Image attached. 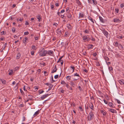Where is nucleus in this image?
Wrapping results in <instances>:
<instances>
[{
	"mask_svg": "<svg viewBox=\"0 0 124 124\" xmlns=\"http://www.w3.org/2000/svg\"><path fill=\"white\" fill-rule=\"evenodd\" d=\"M47 53V51L45 50L44 48H43L39 50V54L40 56H45Z\"/></svg>",
	"mask_w": 124,
	"mask_h": 124,
	"instance_id": "obj_1",
	"label": "nucleus"
},
{
	"mask_svg": "<svg viewBox=\"0 0 124 124\" xmlns=\"http://www.w3.org/2000/svg\"><path fill=\"white\" fill-rule=\"evenodd\" d=\"M94 115L92 111H91L89 113V115L87 117L88 120L90 121L93 118Z\"/></svg>",
	"mask_w": 124,
	"mask_h": 124,
	"instance_id": "obj_2",
	"label": "nucleus"
},
{
	"mask_svg": "<svg viewBox=\"0 0 124 124\" xmlns=\"http://www.w3.org/2000/svg\"><path fill=\"white\" fill-rule=\"evenodd\" d=\"M88 36H83L82 37L83 41L84 42L89 41L90 39V38L88 37Z\"/></svg>",
	"mask_w": 124,
	"mask_h": 124,
	"instance_id": "obj_3",
	"label": "nucleus"
},
{
	"mask_svg": "<svg viewBox=\"0 0 124 124\" xmlns=\"http://www.w3.org/2000/svg\"><path fill=\"white\" fill-rule=\"evenodd\" d=\"M49 95V94H44V95L41 96L40 97V98L42 99H43L45 98H46V97H47Z\"/></svg>",
	"mask_w": 124,
	"mask_h": 124,
	"instance_id": "obj_4",
	"label": "nucleus"
},
{
	"mask_svg": "<svg viewBox=\"0 0 124 124\" xmlns=\"http://www.w3.org/2000/svg\"><path fill=\"white\" fill-rule=\"evenodd\" d=\"M67 16L70 20H71L72 19V15L69 12H68V13L67 14Z\"/></svg>",
	"mask_w": 124,
	"mask_h": 124,
	"instance_id": "obj_5",
	"label": "nucleus"
},
{
	"mask_svg": "<svg viewBox=\"0 0 124 124\" xmlns=\"http://www.w3.org/2000/svg\"><path fill=\"white\" fill-rule=\"evenodd\" d=\"M53 53V51H52L50 50L47 51V54L50 55L52 56Z\"/></svg>",
	"mask_w": 124,
	"mask_h": 124,
	"instance_id": "obj_6",
	"label": "nucleus"
},
{
	"mask_svg": "<svg viewBox=\"0 0 124 124\" xmlns=\"http://www.w3.org/2000/svg\"><path fill=\"white\" fill-rule=\"evenodd\" d=\"M108 105H109L110 107H111L112 108H115V107L114 106V105L113 103H112L111 102H108Z\"/></svg>",
	"mask_w": 124,
	"mask_h": 124,
	"instance_id": "obj_7",
	"label": "nucleus"
},
{
	"mask_svg": "<svg viewBox=\"0 0 124 124\" xmlns=\"http://www.w3.org/2000/svg\"><path fill=\"white\" fill-rule=\"evenodd\" d=\"M103 33L104 35L107 37L108 36V33L107 31L104 30L103 31Z\"/></svg>",
	"mask_w": 124,
	"mask_h": 124,
	"instance_id": "obj_8",
	"label": "nucleus"
},
{
	"mask_svg": "<svg viewBox=\"0 0 124 124\" xmlns=\"http://www.w3.org/2000/svg\"><path fill=\"white\" fill-rule=\"evenodd\" d=\"M109 111L112 113H113L116 112V111L115 110L113 109L110 108L109 109Z\"/></svg>",
	"mask_w": 124,
	"mask_h": 124,
	"instance_id": "obj_9",
	"label": "nucleus"
},
{
	"mask_svg": "<svg viewBox=\"0 0 124 124\" xmlns=\"http://www.w3.org/2000/svg\"><path fill=\"white\" fill-rule=\"evenodd\" d=\"M120 21V20L117 18H114V19L113 21L114 22H116Z\"/></svg>",
	"mask_w": 124,
	"mask_h": 124,
	"instance_id": "obj_10",
	"label": "nucleus"
},
{
	"mask_svg": "<svg viewBox=\"0 0 124 124\" xmlns=\"http://www.w3.org/2000/svg\"><path fill=\"white\" fill-rule=\"evenodd\" d=\"M1 81L3 84H5L6 83V81L3 79H1Z\"/></svg>",
	"mask_w": 124,
	"mask_h": 124,
	"instance_id": "obj_11",
	"label": "nucleus"
},
{
	"mask_svg": "<svg viewBox=\"0 0 124 124\" xmlns=\"http://www.w3.org/2000/svg\"><path fill=\"white\" fill-rule=\"evenodd\" d=\"M36 18L38 19V21L39 22H40L41 21V17L39 15L38 16H36Z\"/></svg>",
	"mask_w": 124,
	"mask_h": 124,
	"instance_id": "obj_12",
	"label": "nucleus"
},
{
	"mask_svg": "<svg viewBox=\"0 0 124 124\" xmlns=\"http://www.w3.org/2000/svg\"><path fill=\"white\" fill-rule=\"evenodd\" d=\"M39 110H38V111H36L34 114L33 115L34 117L35 116L37 115L39 113Z\"/></svg>",
	"mask_w": 124,
	"mask_h": 124,
	"instance_id": "obj_13",
	"label": "nucleus"
},
{
	"mask_svg": "<svg viewBox=\"0 0 124 124\" xmlns=\"http://www.w3.org/2000/svg\"><path fill=\"white\" fill-rule=\"evenodd\" d=\"M79 14V18H82L84 17V15L82 13H80Z\"/></svg>",
	"mask_w": 124,
	"mask_h": 124,
	"instance_id": "obj_14",
	"label": "nucleus"
},
{
	"mask_svg": "<svg viewBox=\"0 0 124 124\" xmlns=\"http://www.w3.org/2000/svg\"><path fill=\"white\" fill-rule=\"evenodd\" d=\"M89 29H86L85 31H83L84 32L85 34H88L89 33Z\"/></svg>",
	"mask_w": 124,
	"mask_h": 124,
	"instance_id": "obj_15",
	"label": "nucleus"
},
{
	"mask_svg": "<svg viewBox=\"0 0 124 124\" xmlns=\"http://www.w3.org/2000/svg\"><path fill=\"white\" fill-rule=\"evenodd\" d=\"M67 27L70 30L72 28V26L70 24H67Z\"/></svg>",
	"mask_w": 124,
	"mask_h": 124,
	"instance_id": "obj_16",
	"label": "nucleus"
},
{
	"mask_svg": "<svg viewBox=\"0 0 124 124\" xmlns=\"http://www.w3.org/2000/svg\"><path fill=\"white\" fill-rule=\"evenodd\" d=\"M57 33L59 35L61 34V31L59 29H58L57 30Z\"/></svg>",
	"mask_w": 124,
	"mask_h": 124,
	"instance_id": "obj_17",
	"label": "nucleus"
},
{
	"mask_svg": "<svg viewBox=\"0 0 124 124\" xmlns=\"http://www.w3.org/2000/svg\"><path fill=\"white\" fill-rule=\"evenodd\" d=\"M99 18L100 20L101 21V22L102 23H104L105 22V20H104L102 18V17L101 16H99Z\"/></svg>",
	"mask_w": 124,
	"mask_h": 124,
	"instance_id": "obj_18",
	"label": "nucleus"
},
{
	"mask_svg": "<svg viewBox=\"0 0 124 124\" xmlns=\"http://www.w3.org/2000/svg\"><path fill=\"white\" fill-rule=\"evenodd\" d=\"M21 54L20 53H18L16 56V58L17 59H19L20 57Z\"/></svg>",
	"mask_w": 124,
	"mask_h": 124,
	"instance_id": "obj_19",
	"label": "nucleus"
},
{
	"mask_svg": "<svg viewBox=\"0 0 124 124\" xmlns=\"http://www.w3.org/2000/svg\"><path fill=\"white\" fill-rule=\"evenodd\" d=\"M13 72V70H10L9 71L8 73L9 75L10 76L12 75V74Z\"/></svg>",
	"mask_w": 124,
	"mask_h": 124,
	"instance_id": "obj_20",
	"label": "nucleus"
},
{
	"mask_svg": "<svg viewBox=\"0 0 124 124\" xmlns=\"http://www.w3.org/2000/svg\"><path fill=\"white\" fill-rule=\"evenodd\" d=\"M89 107L92 110L93 109L94 107L93 104L92 103H91V105H90Z\"/></svg>",
	"mask_w": 124,
	"mask_h": 124,
	"instance_id": "obj_21",
	"label": "nucleus"
},
{
	"mask_svg": "<svg viewBox=\"0 0 124 124\" xmlns=\"http://www.w3.org/2000/svg\"><path fill=\"white\" fill-rule=\"evenodd\" d=\"M76 3L79 5H80V6H81V5H82L81 3L80 2V1L79 0H76Z\"/></svg>",
	"mask_w": 124,
	"mask_h": 124,
	"instance_id": "obj_22",
	"label": "nucleus"
},
{
	"mask_svg": "<svg viewBox=\"0 0 124 124\" xmlns=\"http://www.w3.org/2000/svg\"><path fill=\"white\" fill-rule=\"evenodd\" d=\"M28 98L30 99V100H31L33 98V96L31 95H28Z\"/></svg>",
	"mask_w": 124,
	"mask_h": 124,
	"instance_id": "obj_23",
	"label": "nucleus"
},
{
	"mask_svg": "<svg viewBox=\"0 0 124 124\" xmlns=\"http://www.w3.org/2000/svg\"><path fill=\"white\" fill-rule=\"evenodd\" d=\"M88 19L89 20H90L91 21L93 22V23H94V20H93V19L92 18H91V17L90 16H89L88 17Z\"/></svg>",
	"mask_w": 124,
	"mask_h": 124,
	"instance_id": "obj_24",
	"label": "nucleus"
},
{
	"mask_svg": "<svg viewBox=\"0 0 124 124\" xmlns=\"http://www.w3.org/2000/svg\"><path fill=\"white\" fill-rule=\"evenodd\" d=\"M104 59L105 60L106 62V61H109V58L107 56H105L104 57Z\"/></svg>",
	"mask_w": 124,
	"mask_h": 124,
	"instance_id": "obj_25",
	"label": "nucleus"
},
{
	"mask_svg": "<svg viewBox=\"0 0 124 124\" xmlns=\"http://www.w3.org/2000/svg\"><path fill=\"white\" fill-rule=\"evenodd\" d=\"M24 39L25 40L23 41V42L24 43L26 44V41L28 40V38H27L26 37Z\"/></svg>",
	"mask_w": 124,
	"mask_h": 124,
	"instance_id": "obj_26",
	"label": "nucleus"
},
{
	"mask_svg": "<svg viewBox=\"0 0 124 124\" xmlns=\"http://www.w3.org/2000/svg\"><path fill=\"white\" fill-rule=\"evenodd\" d=\"M117 37L118 39H122L124 38V36H122L117 35Z\"/></svg>",
	"mask_w": 124,
	"mask_h": 124,
	"instance_id": "obj_27",
	"label": "nucleus"
},
{
	"mask_svg": "<svg viewBox=\"0 0 124 124\" xmlns=\"http://www.w3.org/2000/svg\"><path fill=\"white\" fill-rule=\"evenodd\" d=\"M57 69H55L54 68V69H53L51 73H53L55 72H56Z\"/></svg>",
	"mask_w": 124,
	"mask_h": 124,
	"instance_id": "obj_28",
	"label": "nucleus"
},
{
	"mask_svg": "<svg viewBox=\"0 0 124 124\" xmlns=\"http://www.w3.org/2000/svg\"><path fill=\"white\" fill-rule=\"evenodd\" d=\"M93 1V3L94 4L96 5L97 4V2L96 0H92Z\"/></svg>",
	"mask_w": 124,
	"mask_h": 124,
	"instance_id": "obj_29",
	"label": "nucleus"
},
{
	"mask_svg": "<svg viewBox=\"0 0 124 124\" xmlns=\"http://www.w3.org/2000/svg\"><path fill=\"white\" fill-rule=\"evenodd\" d=\"M70 84L73 87H74L75 86V84L73 82H71Z\"/></svg>",
	"mask_w": 124,
	"mask_h": 124,
	"instance_id": "obj_30",
	"label": "nucleus"
},
{
	"mask_svg": "<svg viewBox=\"0 0 124 124\" xmlns=\"http://www.w3.org/2000/svg\"><path fill=\"white\" fill-rule=\"evenodd\" d=\"M53 85H50V86H49V88L48 89V91H49L52 88V87H53Z\"/></svg>",
	"mask_w": 124,
	"mask_h": 124,
	"instance_id": "obj_31",
	"label": "nucleus"
},
{
	"mask_svg": "<svg viewBox=\"0 0 124 124\" xmlns=\"http://www.w3.org/2000/svg\"><path fill=\"white\" fill-rule=\"evenodd\" d=\"M32 48L33 50H36L37 48L35 46H32Z\"/></svg>",
	"mask_w": 124,
	"mask_h": 124,
	"instance_id": "obj_32",
	"label": "nucleus"
},
{
	"mask_svg": "<svg viewBox=\"0 0 124 124\" xmlns=\"http://www.w3.org/2000/svg\"><path fill=\"white\" fill-rule=\"evenodd\" d=\"M61 84L62 85H64L66 84V83L64 81H61Z\"/></svg>",
	"mask_w": 124,
	"mask_h": 124,
	"instance_id": "obj_33",
	"label": "nucleus"
},
{
	"mask_svg": "<svg viewBox=\"0 0 124 124\" xmlns=\"http://www.w3.org/2000/svg\"><path fill=\"white\" fill-rule=\"evenodd\" d=\"M71 76H68L66 77V78L68 80H69V79H70L71 78Z\"/></svg>",
	"mask_w": 124,
	"mask_h": 124,
	"instance_id": "obj_34",
	"label": "nucleus"
},
{
	"mask_svg": "<svg viewBox=\"0 0 124 124\" xmlns=\"http://www.w3.org/2000/svg\"><path fill=\"white\" fill-rule=\"evenodd\" d=\"M119 82L121 85L123 84H124L123 81L121 80H119Z\"/></svg>",
	"mask_w": 124,
	"mask_h": 124,
	"instance_id": "obj_35",
	"label": "nucleus"
},
{
	"mask_svg": "<svg viewBox=\"0 0 124 124\" xmlns=\"http://www.w3.org/2000/svg\"><path fill=\"white\" fill-rule=\"evenodd\" d=\"M119 47L121 49H123V46L120 44H119Z\"/></svg>",
	"mask_w": 124,
	"mask_h": 124,
	"instance_id": "obj_36",
	"label": "nucleus"
},
{
	"mask_svg": "<svg viewBox=\"0 0 124 124\" xmlns=\"http://www.w3.org/2000/svg\"><path fill=\"white\" fill-rule=\"evenodd\" d=\"M1 35L5 34L6 32L4 31H2L1 33Z\"/></svg>",
	"mask_w": 124,
	"mask_h": 124,
	"instance_id": "obj_37",
	"label": "nucleus"
},
{
	"mask_svg": "<svg viewBox=\"0 0 124 124\" xmlns=\"http://www.w3.org/2000/svg\"><path fill=\"white\" fill-rule=\"evenodd\" d=\"M29 34V32L28 31L25 32L24 33V34L25 35H27Z\"/></svg>",
	"mask_w": 124,
	"mask_h": 124,
	"instance_id": "obj_38",
	"label": "nucleus"
},
{
	"mask_svg": "<svg viewBox=\"0 0 124 124\" xmlns=\"http://www.w3.org/2000/svg\"><path fill=\"white\" fill-rule=\"evenodd\" d=\"M93 46L92 45H90L89 46V48L91 49H92L93 48Z\"/></svg>",
	"mask_w": 124,
	"mask_h": 124,
	"instance_id": "obj_39",
	"label": "nucleus"
},
{
	"mask_svg": "<svg viewBox=\"0 0 124 124\" xmlns=\"http://www.w3.org/2000/svg\"><path fill=\"white\" fill-rule=\"evenodd\" d=\"M116 12L117 13H118L119 12V9L117 8H116L115 9Z\"/></svg>",
	"mask_w": 124,
	"mask_h": 124,
	"instance_id": "obj_40",
	"label": "nucleus"
},
{
	"mask_svg": "<svg viewBox=\"0 0 124 124\" xmlns=\"http://www.w3.org/2000/svg\"><path fill=\"white\" fill-rule=\"evenodd\" d=\"M45 85H47L48 86H49L50 85H52L51 84H49L48 83H46L45 84Z\"/></svg>",
	"mask_w": 124,
	"mask_h": 124,
	"instance_id": "obj_41",
	"label": "nucleus"
},
{
	"mask_svg": "<svg viewBox=\"0 0 124 124\" xmlns=\"http://www.w3.org/2000/svg\"><path fill=\"white\" fill-rule=\"evenodd\" d=\"M70 67V68H71L73 69V72L75 69V67L74 66H71Z\"/></svg>",
	"mask_w": 124,
	"mask_h": 124,
	"instance_id": "obj_42",
	"label": "nucleus"
},
{
	"mask_svg": "<svg viewBox=\"0 0 124 124\" xmlns=\"http://www.w3.org/2000/svg\"><path fill=\"white\" fill-rule=\"evenodd\" d=\"M58 76L59 75H56L54 76V78L55 79H57L58 78Z\"/></svg>",
	"mask_w": 124,
	"mask_h": 124,
	"instance_id": "obj_43",
	"label": "nucleus"
},
{
	"mask_svg": "<svg viewBox=\"0 0 124 124\" xmlns=\"http://www.w3.org/2000/svg\"><path fill=\"white\" fill-rule=\"evenodd\" d=\"M68 35V32H65V37L67 36Z\"/></svg>",
	"mask_w": 124,
	"mask_h": 124,
	"instance_id": "obj_44",
	"label": "nucleus"
},
{
	"mask_svg": "<svg viewBox=\"0 0 124 124\" xmlns=\"http://www.w3.org/2000/svg\"><path fill=\"white\" fill-rule=\"evenodd\" d=\"M16 31V29L15 28H13L12 29V31L13 32H14Z\"/></svg>",
	"mask_w": 124,
	"mask_h": 124,
	"instance_id": "obj_45",
	"label": "nucleus"
},
{
	"mask_svg": "<svg viewBox=\"0 0 124 124\" xmlns=\"http://www.w3.org/2000/svg\"><path fill=\"white\" fill-rule=\"evenodd\" d=\"M97 54L96 52H95L93 53V55L94 57H95L97 55Z\"/></svg>",
	"mask_w": 124,
	"mask_h": 124,
	"instance_id": "obj_46",
	"label": "nucleus"
},
{
	"mask_svg": "<svg viewBox=\"0 0 124 124\" xmlns=\"http://www.w3.org/2000/svg\"><path fill=\"white\" fill-rule=\"evenodd\" d=\"M34 52L33 51H32L31 52V54L32 55H33L34 54Z\"/></svg>",
	"mask_w": 124,
	"mask_h": 124,
	"instance_id": "obj_47",
	"label": "nucleus"
},
{
	"mask_svg": "<svg viewBox=\"0 0 124 124\" xmlns=\"http://www.w3.org/2000/svg\"><path fill=\"white\" fill-rule=\"evenodd\" d=\"M79 75L77 73H76L74 75V76H77L78 77H79Z\"/></svg>",
	"mask_w": 124,
	"mask_h": 124,
	"instance_id": "obj_48",
	"label": "nucleus"
},
{
	"mask_svg": "<svg viewBox=\"0 0 124 124\" xmlns=\"http://www.w3.org/2000/svg\"><path fill=\"white\" fill-rule=\"evenodd\" d=\"M91 40L93 41H95V39L93 38V37H92L91 39Z\"/></svg>",
	"mask_w": 124,
	"mask_h": 124,
	"instance_id": "obj_49",
	"label": "nucleus"
},
{
	"mask_svg": "<svg viewBox=\"0 0 124 124\" xmlns=\"http://www.w3.org/2000/svg\"><path fill=\"white\" fill-rule=\"evenodd\" d=\"M103 101H104V102L106 104H108V102L107 101H106L105 99H103Z\"/></svg>",
	"mask_w": 124,
	"mask_h": 124,
	"instance_id": "obj_50",
	"label": "nucleus"
},
{
	"mask_svg": "<svg viewBox=\"0 0 124 124\" xmlns=\"http://www.w3.org/2000/svg\"><path fill=\"white\" fill-rule=\"evenodd\" d=\"M69 7H67L66 8V11H68V12H70V11H69Z\"/></svg>",
	"mask_w": 124,
	"mask_h": 124,
	"instance_id": "obj_51",
	"label": "nucleus"
},
{
	"mask_svg": "<svg viewBox=\"0 0 124 124\" xmlns=\"http://www.w3.org/2000/svg\"><path fill=\"white\" fill-rule=\"evenodd\" d=\"M51 8L52 9H54V5H51Z\"/></svg>",
	"mask_w": 124,
	"mask_h": 124,
	"instance_id": "obj_52",
	"label": "nucleus"
},
{
	"mask_svg": "<svg viewBox=\"0 0 124 124\" xmlns=\"http://www.w3.org/2000/svg\"><path fill=\"white\" fill-rule=\"evenodd\" d=\"M116 100L117 101L118 103L120 104L121 103L120 101L116 99Z\"/></svg>",
	"mask_w": 124,
	"mask_h": 124,
	"instance_id": "obj_53",
	"label": "nucleus"
},
{
	"mask_svg": "<svg viewBox=\"0 0 124 124\" xmlns=\"http://www.w3.org/2000/svg\"><path fill=\"white\" fill-rule=\"evenodd\" d=\"M124 6V4H121L120 5V7L122 8H123Z\"/></svg>",
	"mask_w": 124,
	"mask_h": 124,
	"instance_id": "obj_54",
	"label": "nucleus"
},
{
	"mask_svg": "<svg viewBox=\"0 0 124 124\" xmlns=\"http://www.w3.org/2000/svg\"><path fill=\"white\" fill-rule=\"evenodd\" d=\"M18 67H15L14 69L15 71L18 69Z\"/></svg>",
	"mask_w": 124,
	"mask_h": 124,
	"instance_id": "obj_55",
	"label": "nucleus"
},
{
	"mask_svg": "<svg viewBox=\"0 0 124 124\" xmlns=\"http://www.w3.org/2000/svg\"><path fill=\"white\" fill-rule=\"evenodd\" d=\"M29 24V23L27 21H26L25 23V25H28Z\"/></svg>",
	"mask_w": 124,
	"mask_h": 124,
	"instance_id": "obj_56",
	"label": "nucleus"
},
{
	"mask_svg": "<svg viewBox=\"0 0 124 124\" xmlns=\"http://www.w3.org/2000/svg\"><path fill=\"white\" fill-rule=\"evenodd\" d=\"M106 62L108 65H109V64H110V62H107V61H106Z\"/></svg>",
	"mask_w": 124,
	"mask_h": 124,
	"instance_id": "obj_57",
	"label": "nucleus"
},
{
	"mask_svg": "<svg viewBox=\"0 0 124 124\" xmlns=\"http://www.w3.org/2000/svg\"><path fill=\"white\" fill-rule=\"evenodd\" d=\"M25 117L24 116H23V121H24L25 120Z\"/></svg>",
	"mask_w": 124,
	"mask_h": 124,
	"instance_id": "obj_58",
	"label": "nucleus"
},
{
	"mask_svg": "<svg viewBox=\"0 0 124 124\" xmlns=\"http://www.w3.org/2000/svg\"><path fill=\"white\" fill-rule=\"evenodd\" d=\"M20 91L21 92V93H22V94H23V93H24L23 92V90L21 89H20Z\"/></svg>",
	"mask_w": 124,
	"mask_h": 124,
	"instance_id": "obj_59",
	"label": "nucleus"
},
{
	"mask_svg": "<svg viewBox=\"0 0 124 124\" xmlns=\"http://www.w3.org/2000/svg\"><path fill=\"white\" fill-rule=\"evenodd\" d=\"M52 83H53V82H55V80H54L53 79V77L52 76Z\"/></svg>",
	"mask_w": 124,
	"mask_h": 124,
	"instance_id": "obj_60",
	"label": "nucleus"
},
{
	"mask_svg": "<svg viewBox=\"0 0 124 124\" xmlns=\"http://www.w3.org/2000/svg\"><path fill=\"white\" fill-rule=\"evenodd\" d=\"M109 69L110 71H111L112 70V68L111 67H110L109 68Z\"/></svg>",
	"mask_w": 124,
	"mask_h": 124,
	"instance_id": "obj_61",
	"label": "nucleus"
},
{
	"mask_svg": "<svg viewBox=\"0 0 124 124\" xmlns=\"http://www.w3.org/2000/svg\"><path fill=\"white\" fill-rule=\"evenodd\" d=\"M115 45H116V46H117L118 45V42H116L115 43Z\"/></svg>",
	"mask_w": 124,
	"mask_h": 124,
	"instance_id": "obj_62",
	"label": "nucleus"
},
{
	"mask_svg": "<svg viewBox=\"0 0 124 124\" xmlns=\"http://www.w3.org/2000/svg\"><path fill=\"white\" fill-rule=\"evenodd\" d=\"M60 62H61V64L62 65L63 62V60H61Z\"/></svg>",
	"mask_w": 124,
	"mask_h": 124,
	"instance_id": "obj_63",
	"label": "nucleus"
},
{
	"mask_svg": "<svg viewBox=\"0 0 124 124\" xmlns=\"http://www.w3.org/2000/svg\"><path fill=\"white\" fill-rule=\"evenodd\" d=\"M39 39V38L38 37H35V40H38Z\"/></svg>",
	"mask_w": 124,
	"mask_h": 124,
	"instance_id": "obj_64",
	"label": "nucleus"
}]
</instances>
